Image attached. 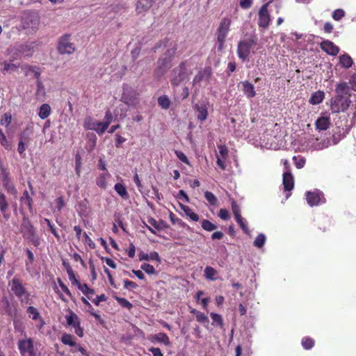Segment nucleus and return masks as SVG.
Masks as SVG:
<instances>
[{"label":"nucleus","mask_w":356,"mask_h":356,"mask_svg":"<svg viewBox=\"0 0 356 356\" xmlns=\"http://www.w3.org/2000/svg\"><path fill=\"white\" fill-rule=\"evenodd\" d=\"M32 49L33 46L31 44L26 43L10 47L8 48V51L16 56L23 55L24 56L29 57L31 56Z\"/></svg>","instance_id":"ddd939ff"},{"label":"nucleus","mask_w":356,"mask_h":356,"mask_svg":"<svg viewBox=\"0 0 356 356\" xmlns=\"http://www.w3.org/2000/svg\"><path fill=\"white\" fill-rule=\"evenodd\" d=\"M0 308L3 309L8 315H10L11 307L7 298L4 297L0 300Z\"/></svg>","instance_id":"a18cd8bd"},{"label":"nucleus","mask_w":356,"mask_h":356,"mask_svg":"<svg viewBox=\"0 0 356 356\" xmlns=\"http://www.w3.org/2000/svg\"><path fill=\"white\" fill-rule=\"evenodd\" d=\"M211 318L213 320L212 324L214 325H219L221 328L223 327V320L220 314L211 313Z\"/></svg>","instance_id":"09e8293b"},{"label":"nucleus","mask_w":356,"mask_h":356,"mask_svg":"<svg viewBox=\"0 0 356 356\" xmlns=\"http://www.w3.org/2000/svg\"><path fill=\"white\" fill-rule=\"evenodd\" d=\"M2 183L7 191V192L11 195H16L17 194V189L15 186H14L13 181L10 179V177L8 175H4Z\"/></svg>","instance_id":"393cba45"},{"label":"nucleus","mask_w":356,"mask_h":356,"mask_svg":"<svg viewBox=\"0 0 356 356\" xmlns=\"http://www.w3.org/2000/svg\"><path fill=\"white\" fill-rule=\"evenodd\" d=\"M67 273L69 277V280L72 282V284L76 285L79 287L81 285V282L76 278L74 271L72 268H68Z\"/></svg>","instance_id":"6e6d98bb"},{"label":"nucleus","mask_w":356,"mask_h":356,"mask_svg":"<svg viewBox=\"0 0 356 356\" xmlns=\"http://www.w3.org/2000/svg\"><path fill=\"white\" fill-rule=\"evenodd\" d=\"M314 345V341L309 337H304L302 339V346L306 350L311 349Z\"/></svg>","instance_id":"13d9d810"},{"label":"nucleus","mask_w":356,"mask_h":356,"mask_svg":"<svg viewBox=\"0 0 356 356\" xmlns=\"http://www.w3.org/2000/svg\"><path fill=\"white\" fill-rule=\"evenodd\" d=\"M1 65H3V68L1 70L3 73H6V72L13 73V72H15L19 67V65L9 63L8 61H3L1 63Z\"/></svg>","instance_id":"c9c22d12"},{"label":"nucleus","mask_w":356,"mask_h":356,"mask_svg":"<svg viewBox=\"0 0 356 356\" xmlns=\"http://www.w3.org/2000/svg\"><path fill=\"white\" fill-rule=\"evenodd\" d=\"M152 341H157L159 343H163L166 346L170 345V341L168 335L163 332H159L152 337Z\"/></svg>","instance_id":"cd10ccee"},{"label":"nucleus","mask_w":356,"mask_h":356,"mask_svg":"<svg viewBox=\"0 0 356 356\" xmlns=\"http://www.w3.org/2000/svg\"><path fill=\"white\" fill-rule=\"evenodd\" d=\"M255 44L256 41L253 38H248L247 40L240 41L237 47V54L239 58L243 60H248L250 50Z\"/></svg>","instance_id":"423d86ee"},{"label":"nucleus","mask_w":356,"mask_h":356,"mask_svg":"<svg viewBox=\"0 0 356 356\" xmlns=\"http://www.w3.org/2000/svg\"><path fill=\"white\" fill-rule=\"evenodd\" d=\"M36 84H37L36 95L37 96L44 95L45 93L44 87L39 79H37Z\"/></svg>","instance_id":"69168bd1"},{"label":"nucleus","mask_w":356,"mask_h":356,"mask_svg":"<svg viewBox=\"0 0 356 356\" xmlns=\"http://www.w3.org/2000/svg\"><path fill=\"white\" fill-rule=\"evenodd\" d=\"M139 259L140 261H156L159 263H161V257L157 252L153 251L149 254L141 252L139 254Z\"/></svg>","instance_id":"b1692460"},{"label":"nucleus","mask_w":356,"mask_h":356,"mask_svg":"<svg viewBox=\"0 0 356 356\" xmlns=\"http://www.w3.org/2000/svg\"><path fill=\"white\" fill-rule=\"evenodd\" d=\"M172 60L163 56L157 60V66L154 70V76L155 79H161L171 67Z\"/></svg>","instance_id":"6e6552de"},{"label":"nucleus","mask_w":356,"mask_h":356,"mask_svg":"<svg viewBox=\"0 0 356 356\" xmlns=\"http://www.w3.org/2000/svg\"><path fill=\"white\" fill-rule=\"evenodd\" d=\"M44 221L47 223V226L49 227L51 232L52 233V234L56 237L58 239L60 238V236L59 234H58L54 225L53 224H51V221L47 219V218H44Z\"/></svg>","instance_id":"0e129e2a"},{"label":"nucleus","mask_w":356,"mask_h":356,"mask_svg":"<svg viewBox=\"0 0 356 356\" xmlns=\"http://www.w3.org/2000/svg\"><path fill=\"white\" fill-rule=\"evenodd\" d=\"M152 6L150 0H139L137 3L136 9L139 12L146 10Z\"/></svg>","instance_id":"c03bdc74"},{"label":"nucleus","mask_w":356,"mask_h":356,"mask_svg":"<svg viewBox=\"0 0 356 356\" xmlns=\"http://www.w3.org/2000/svg\"><path fill=\"white\" fill-rule=\"evenodd\" d=\"M171 102L169 97L165 95H161L158 98V104L163 109H168L170 106Z\"/></svg>","instance_id":"f704fd0d"},{"label":"nucleus","mask_w":356,"mask_h":356,"mask_svg":"<svg viewBox=\"0 0 356 356\" xmlns=\"http://www.w3.org/2000/svg\"><path fill=\"white\" fill-rule=\"evenodd\" d=\"M8 286L15 295L26 289L22 284V281L17 277H15L10 280L8 282Z\"/></svg>","instance_id":"aec40b11"},{"label":"nucleus","mask_w":356,"mask_h":356,"mask_svg":"<svg viewBox=\"0 0 356 356\" xmlns=\"http://www.w3.org/2000/svg\"><path fill=\"white\" fill-rule=\"evenodd\" d=\"M20 201L22 203H25L28 206L29 211H32V209H33V207H32L33 199L29 195V192L27 191H25L24 192L23 195L20 198Z\"/></svg>","instance_id":"58836bf2"},{"label":"nucleus","mask_w":356,"mask_h":356,"mask_svg":"<svg viewBox=\"0 0 356 356\" xmlns=\"http://www.w3.org/2000/svg\"><path fill=\"white\" fill-rule=\"evenodd\" d=\"M114 189L122 198H128L129 196L126 187L122 184L117 183L114 186Z\"/></svg>","instance_id":"473e14b6"},{"label":"nucleus","mask_w":356,"mask_h":356,"mask_svg":"<svg viewBox=\"0 0 356 356\" xmlns=\"http://www.w3.org/2000/svg\"><path fill=\"white\" fill-rule=\"evenodd\" d=\"M202 227L207 232H212L217 229V225L208 220H203L202 221Z\"/></svg>","instance_id":"603ef678"},{"label":"nucleus","mask_w":356,"mask_h":356,"mask_svg":"<svg viewBox=\"0 0 356 356\" xmlns=\"http://www.w3.org/2000/svg\"><path fill=\"white\" fill-rule=\"evenodd\" d=\"M330 145V143L327 140H323L319 141L318 139L316 143H314V148L316 150H321L324 148L328 147Z\"/></svg>","instance_id":"8fccbe9b"},{"label":"nucleus","mask_w":356,"mask_h":356,"mask_svg":"<svg viewBox=\"0 0 356 356\" xmlns=\"http://www.w3.org/2000/svg\"><path fill=\"white\" fill-rule=\"evenodd\" d=\"M212 74L211 68L209 67H205L202 70L200 71L193 78V85L199 83L200 82L204 81L207 83H209L210 78Z\"/></svg>","instance_id":"dca6fc26"},{"label":"nucleus","mask_w":356,"mask_h":356,"mask_svg":"<svg viewBox=\"0 0 356 356\" xmlns=\"http://www.w3.org/2000/svg\"><path fill=\"white\" fill-rule=\"evenodd\" d=\"M20 232L24 238L31 242L34 246L38 247L40 245L41 240L37 235L35 227L28 217L25 216L22 221Z\"/></svg>","instance_id":"7ed1b4c3"},{"label":"nucleus","mask_w":356,"mask_h":356,"mask_svg":"<svg viewBox=\"0 0 356 356\" xmlns=\"http://www.w3.org/2000/svg\"><path fill=\"white\" fill-rule=\"evenodd\" d=\"M0 143L6 149H9L10 148V143L8 141L5 134L3 133V131L1 129H0Z\"/></svg>","instance_id":"e2e57ef3"},{"label":"nucleus","mask_w":356,"mask_h":356,"mask_svg":"<svg viewBox=\"0 0 356 356\" xmlns=\"http://www.w3.org/2000/svg\"><path fill=\"white\" fill-rule=\"evenodd\" d=\"M8 208V204L6 200V196L3 193H0V211L3 214L5 218L8 219L9 216L6 214Z\"/></svg>","instance_id":"2f4dec72"},{"label":"nucleus","mask_w":356,"mask_h":356,"mask_svg":"<svg viewBox=\"0 0 356 356\" xmlns=\"http://www.w3.org/2000/svg\"><path fill=\"white\" fill-rule=\"evenodd\" d=\"M282 184L286 191H291L294 187V180L290 172H285L283 174Z\"/></svg>","instance_id":"5701e85b"},{"label":"nucleus","mask_w":356,"mask_h":356,"mask_svg":"<svg viewBox=\"0 0 356 356\" xmlns=\"http://www.w3.org/2000/svg\"><path fill=\"white\" fill-rule=\"evenodd\" d=\"M204 197L208 201V202L212 206H215L218 203L217 197L214 194H213L210 191H206L204 193Z\"/></svg>","instance_id":"3c124183"},{"label":"nucleus","mask_w":356,"mask_h":356,"mask_svg":"<svg viewBox=\"0 0 356 356\" xmlns=\"http://www.w3.org/2000/svg\"><path fill=\"white\" fill-rule=\"evenodd\" d=\"M332 16L334 20L339 21L345 16V12L343 9H337L332 13Z\"/></svg>","instance_id":"680f3d73"},{"label":"nucleus","mask_w":356,"mask_h":356,"mask_svg":"<svg viewBox=\"0 0 356 356\" xmlns=\"http://www.w3.org/2000/svg\"><path fill=\"white\" fill-rule=\"evenodd\" d=\"M141 269L143 270L146 273L149 275L156 274V271L154 267L149 264L144 263L140 266Z\"/></svg>","instance_id":"4d7b16f0"},{"label":"nucleus","mask_w":356,"mask_h":356,"mask_svg":"<svg viewBox=\"0 0 356 356\" xmlns=\"http://www.w3.org/2000/svg\"><path fill=\"white\" fill-rule=\"evenodd\" d=\"M108 176V173H102L99 175L96 180V184L102 188L105 189L107 186L106 177Z\"/></svg>","instance_id":"37998d69"},{"label":"nucleus","mask_w":356,"mask_h":356,"mask_svg":"<svg viewBox=\"0 0 356 356\" xmlns=\"http://www.w3.org/2000/svg\"><path fill=\"white\" fill-rule=\"evenodd\" d=\"M115 300L122 307L124 308H127L129 309L132 307V304L124 298L116 297Z\"/></svg>","instance_id":"052dcab7"},{"label":"nucleus","mask_w":356,"mask_h":356,"mask_svg":"<svg viewBox=\"0 0 356 356\" xmlns=\"http://www.w3.org/2000/svg\"><path fill=\"white\" fill-rule=\"evenodd\" d=\"M231 25V19L229 17H224L217 29V47L218 50H222L224 47V43L227 34L229 31Z\"/></svg>","instance_id":"20e7f679"},{"label":"nucleus","mask_w":356,"mask_h":356,"mask_svg":"<svg viewBox=\"0 0 356 356\" xmlns=\"http://www.w3.org/2000/svg\"><path fill=\"white\" fill-rule=\"evenodd\" d=\"M40 23V16L38 13L34 11L24 12L22 17V24L24 29H31L34 30L38 27Z\"/></svg>","instance_id":"39448f33"},{"label":"nucleus","mask_w":356,"mask_h":356,"mask_svg":"<svg viewBox=\"0 0 356 356\" xmlns=\"http://www.w3.org/2000/svg\"><path fill=\"white\" fill-rule=\"evenodd\" d=\"M320 46L322 50L332 56H336L339 51V48L327 40L322 41Z\"/></svg>","instance_id":"f3484780"},{"label":"nucleus","mask_w":356,"mask_h":356,"mask_svg":"<svg viewBox=\"0 0 356 356\" xmlns=\"http://www.w3.org/2000/svg\"><path fill=\"white\" fill-rule=\"evenodd\" d=\"M335 92L337 95L330 100L332 113L344 112L350 104V88L346 82L338 83Z\"/></svg>","instance_id":"f257e3e1"},{"label":"nucleus","mask_w":356,"mask_h":356,"mask_svg":"<svg viewBox=\"0 0 356 356\" xmlns=\"http://www.w3.org/2000/svg\"><path fill=\"white\" fill-rule=\"evenodd\" d=\"M78 288L88 299H91V296L95 294V291L90 289L86 284H81Z\"/></svg>","instance_id":"79ce46f5"},{"label":"nucleus","mask_w":356,"mask_h":356,"mask_svg":"<svg viewBox=\"0 0 356 356\" xmlns=\"http://www.w3.org/2000/svg\"><path fill=\"white\" fill-rule=\"evenodd\" d=\"M181 207L182 210L184 211L185 214L187 216H188L192 220H193L195 222H197L199 220V219H200L199 216L197 213H195V212H193L189 207L185 206V205H181Z\"/></svg>","instance_id":"e433bc0d"},{"label":"nucleus","mask_w":356,"mask_h":356,"mask_svg":"<svg viewBox=\"0 0 356 356\" xmlns=\"http://www.w3.org/2000/svg\"><path fill=\"white\" fill-rule=\"evenodd\" d=\"M61 341L65 345H68L70 346H77L76 343L73 340V336L70 334H63L61 337Z\"/></svg>","instance_id":"a19ab883"},{"label":"nucleus","mask_w":356,"mask_h":356,"mask_svg":"<svg viewBox=\"0 0 356 356\" xmlns=\"http://www.w3.org/2000/svg\"><path fill=\"white\" fill-rule=\"evenodd\" d=\"M21 68L24 71L25 76H28L31 74H33V76L37 79L40 78V72L39 71V69L37 67L29 65H24L21 67Z\"/></svg>","instance_id":"a878e982"},{"label":"nucleus","mask_w":356,"mask_h":356,"mask_svg":"<svg viewBox=\"0 0 356 356\" xmlns=\"http://www.w3.org/2000/svg\"><path fill=\"white\" fill-rule=\"evenodd\" d=\"M204 276L209 280H216V275L217 274V271L215 268L211 266H207L204 269Z\"/></svg>","instance_id":"4c0bfd02"},{"label":"nucleus","mask_w":356,"mask_h":356,"mask_svg":"<svg viewBox=\"0 0 356 356\" xmlns=\"http://www.w3.org/2000/svg\"><path fill=\"white\" fill-rule=\"evenodd\" d=\"M192 72L187 69L186 62L183 61L179 65L175 67L170 76V81L173 87H177L181 84L187 82Z\"/></svg>","instance_id":"f03ea898"},{"label":"nucleus","mask_w":356,"mask_h":356,"mask_svg":"<svg viewBox=\"0 0 356 356\" xmlns=\"http://www.w3.org/2000/svg\"><path fill=\"white\" fill-rule=\"evenodd\" d=\"M316 128L318 131L327 130L330 125V117L327 115H322L319 117L315 122Z\"/></svg>","instance_id":"6ab92c4d"},{"label":"nucleus","mask_w":356,"mask_h":356,"mask_svg":"<svg viewBox=\"0 0 356 356\" xmlns=\"http://www.w3.org/2000/svg\"><path fill=\"white\" fill-rule=\"evenodd\" d=\"M235 220L237 222V223L238 224V225L240 226V227L242 229V230L245 234H249V229L248 227L247 221L244 218H243L242 216L236 218H235Z\"/></svg>","instance_id":"5fc2aeb1"},{"label":"nucleus","mask_w":356,"mask_h":356,"mask_svg":"<svg viewBox=\"0 0 356 356\" xmlns=\"http://www.w3.org/2000/svg\"><path fill=\"white\" fill-rule=\"evenodd\" d=\"M84 128L88 130L96 131L99 135L103 134L105 131H102L103 122H98L90 117H88L84 120Z\"/></svg>","instance_id":"2eb2a0df"},{"label":"nucleus","mask_w":356,"mask_h":356,"mask_svg":"<svg viewBox=\"0 0 356 356\" xmlns=\"http://www.w3.org/2000/svg\"><path fill=\"white\" fill-rule=\"evenodd\" d=\"M306 199L308 204L311 207L317 206L325 202L323 193L317 189L314 191H307L306 193Z\"/></svg>","instance_id":"1a4fd4ad"},{"label":"nucleus","mask_w":356,"mask_h":356,"mask_svg":"<svg viewBox=\"0 0 356 356\" xmlns=\"http://www.w3.org/2000/svg\"><path fill=\"white\" fill-rule=\"evenodd\" d=\"M293 160L294 161V164H295L296 167L298 169L302 168L306 162V159L304 157L300 156H294L293 157Z\"/></svg>","instance_id":"864d4df0"},{"label":"nucleus","mask_w":356,"mask_h":356,"mask_svg":"<svg viewBox=\"0 0 356 356\" xmlns=\"http://www.w3.org/2000/svg\"><path fill=\"white\" fill-rule=\"evenodd\" d=\"M162 46L168 47V49L163 56L172 60L177 49V44L172 42H169V40H165L164 41H160L155 45L154 47V51Z\"/></svg>","instance_id":"f8f14e48"},{"label":"nucleus","mask_w":356,"mask_h":356,"mask_svg":"<svg viewBox=\"0 0 356 356\" xmlns=\"http://www.w3.org/2000/svg\"><path fill=\"white\" fill-rule=\"evenodd\" d=\"M19 300L21 305H31L33 304V300L31 298L30 293L25 289L23 291L17 293L15 295Z\"/></svg>","instance_id":"4be33fe9"},{"label":"nucleus","mask_w":356,"mask_h":356,"mask_svg":"<svg viewBox=\"0 0 356 356\" xmlns=\"http://www.w3.org/2000/svg\"><path fill=\"white\" fill-rule=\"evenodd\" d=\"M105 122H103V128L102 129V131H105L109 127L110 124L113 120V115L110 111H107L105 113Z\"/></svg>","instance_id":"49530a36"},{"label":"nucleus","mask_w":356,"mask_h":356,"mask_svg":"<svg viewBox=\"0 0 356 356\" xmlns=\"http://www.w3.org/2000/svg\"><path fill=\"white\" fill-rule=\"evenodd\" d=\"M51 111L50 106L48 104H43L39 108L38 115L41 119L44 120L49 116Z\"/></svg>","instance_id":"c756f323"},{"label":"nucleus","mask_w":356,"mask_h":356,"mask_svg":"<svg viewBox=\"0 0 356 356\" xmlns=\"http://www.w3.org/2000/svg\"><path fill=\"white\" fill-rule=\"evenodd\" d=\"M194 110L197 113V118L200 121H204L208 115L207 106L204 103H197L194 106Z\"/></svg>","instance_id":"a211bd4d"},{"label":"nucleus","mask_w":356,"mask_h":356,"mask_svg":"<svg viewBox=\"0 0 356 356\" xmlns=\"http://www.w3.org/2000/svg\"><path fill=\"white\" fill-rule=\"evenodd\" d=\"M239 84L242 86V90L248 98L250 99L256 95L253 84L248 81H241Z\"/></svg>","instance_id":"412c9836"},{"label":"nucleus","mask_w":356,"mask_h":356,"mask_svg":"<svg viewBox=\"0 0 356 356\" xmlns=\"http://www.w3.org/2000/svg\"><path fill=\"white\" fill-rule=\"evenodd\" d=\"M121 101L128 106H135L138 102V93L133 88L128 85H124L123 86Z\"/></svg>","instance_id":"0eeeda50"},{"label":"nucleus","mask_w":356,"mask_h":356,"mask_svg":"<svg viewBox=\"0 0 356 356\" xmlns=\"http://www.w3.org/2000/svg\"><path fill=\"white\" fill-rule=\"evenodd\" d=\"M270 3L266 2L264 4L259 10L258 13V25L259 27L266 29L268 27L271 21L268 7Z\"/></svg>","instance_id":"9d476101"},{"label":"nucleus","mask_w":356,"mask_h":356,"mask_svg":"<svg viewBox=\"0 0 356 356\" xmlns=\"http://www.w3.org/2000/svg\"><path fill=\"white\" fill-rule=\"evenodd\" d=\"M147 222L152 227L159 231L167 227L166 223L162 220L157 221L154 218H150Z\"/></svg>","instance_id":"7c9ffc66"},{"label":"nucleus","mask_w":356,"mask_h":356,"mask_svg":"<svg viewBox=\"0 0 356 356\" xmlns=\"http://www.w3.org/2000/svg\"><path fill=\"white\" fill-rule=\"evenodd\" d=\"M75 49L74 44L70 40V35H65L60 37L58 51L61 54H72Z\"/></svg>","instance_id":"9b49d317"},{"label":"nucleus","mask_w":356,"mask_h":356,"mask_svg":"<svg viewBox=\"0 0 356 356\" xmlns=\"http://www.w3.org/2000/svg\"><path fill=\"white\" fill-rule=\"evenodd\" d=\"M266 241V236L264 234H259L255 238L253 245L258 248H261L265 244Z\"/></svg>","instance_id":"de8ad7c7"},{"label":"nucleus","mask_w":356,"mask_h":356,"mask_svg":"<svg viewBox=\"0 0 356 356\" xmlns=\"http://www.w3.org/2000/svg\"><path fill=\"white\" fill-rule=\"evenodd\" d=\"M18 349L22 356H26L27 353L35 350L33 340L31 338H26L18 341Z\"/></svg>","instance_id":"4468645a"},{"label":"nucleus","mask_w":356,"mask_h":356,"mask_svg":"<svg viewBox=\"0 0 356 356\" xmlns=\"http://www.w3.org/2000/svg\"><path fill=\"white\" fill-rule=\"evenodd\" d=\"M195 316L197 321L200 323H209L208 317L201 312H197Z\"/></svg>","instance_id":"774afa93"},{"label":"nucleus","mask_w":356,"mask_h":356,"mask_svg":"<svg viewBox=\"0 0 356 356\" xmlns=\"http://www.w3.org/2000/svg\"><path fill=\"white\" fill-rule=\"evenodd\" d=\"M324 95L323 91L318 90L314 92L309 99V103L312 105H317L321 103L324 99Z\"/></svg>","instance_id":"c85d7f7f"},{"label":"nucleus","mask_w":356,"mask_h":356,"mask_svg":"<svg viewBox=\"0 0 356 356\" xmlns=\"http://www.w3.org/2000/svg\"><path fill=\"white\" fill-rule=\"evenodd\" d=\"M175 154L181 162L188 165H191L188 159L184 152L179 150H175Z\"/></svg>","instance_id":"bf43d9fd"},{"label":"nucleus","mask_w":356,"mask_h":356,"mask_svg":"<svg viewBox=\"0 0 356 356\" xmlns=\"http://www.w3.org/2000/svg\"><path fill=\"white\" fill-rule=\"evenodd\" d=\"M138 287V284L136 282L130 281L129 280H124V288L129 290L135 289Z\"/></svg>","instance_id":"338daca9"},{"label":"nucleus","mask_w":356,"mask_h":356,"mask_svg":"<svg viewBox=\"0 0 356 356\" xmlns=\"http://www.w3.org/2000/svg\"><path fill=\"white\" fill-rule=\"evenodd\" d=\"M26 313L29 314V318L33 321H38V319H40L41 316L40 312L37 308L33 306L30 305L26 308Z\"/></svg>","instance_id":"72a5a7b5"},{"label":"nucleus","mask_w":356,"mask_h":356,"mask_svg":"<svg viewBox=\"0 0 356 356\" xmlns=\"http://www.w3.org/2000/svg\"><path fill=\"white\" fill-rule=\"evenodd\" d=\"M340 63L345 68H349L353 65V60L348 54H343L339 57Z\"/></svg>","instance_id":"ea45409f"},{"label":"nucleus","mask_w":356,"mask_h":356,"mask_svg":"<svg viewBox=\"0 0 356 356\" xmlns=\"http://www.w3.org/2000/svg\"><path fill=\"white\" fill-rule=\"evenodd\" d=\"M67 325L74 327L76 325L80 324V320L78 316L72 310H69V314L65 316Z\"/></svg>","instance_id":"bb28decb"}]
</instances>
